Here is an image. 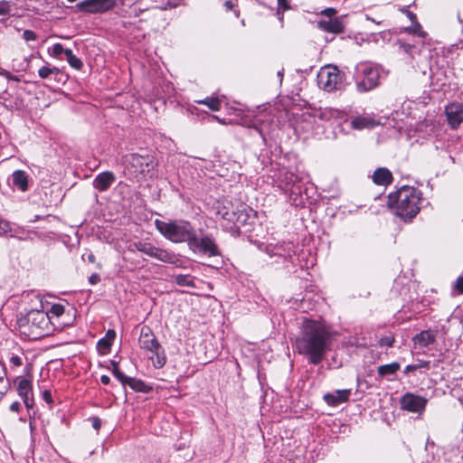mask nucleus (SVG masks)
<instances>
[{
	"label": "nucleus",
	"mask_w": 463,
	"mask_h": 463,
	"mask_svg": "<svg viewBox=\"0 0 463 463\" xmlns=\"http://www.w3.org/2000/svg\"><path fill=\"white\" fill-rule=\"evenodd\" d=\"M332 345L330 331L322 323L305 319L299 335L296 339V348L310 364H319L326 357Z\"/></svg>",
	"instance_id": "f257e3e1"
},
{
	"label": "nucleus",
	"mask_w": 463,
	"mask_h": 463,
	"mask_svg": "<svg viewBox=\"0 0 463 463\" xmlns=\"http://www.w3.org/2000/svg\"><path fill=\"white\" fill-rule=\"evenodd\" d=\"M421 192L412 186H402L388 196V206L392 212L403 221H411L420 210Z\"/></svg>",
	"instance_id": "f03ea898"
},
{
	"label": "nucleus",
	"mask_w": 463,
	"mask_h": 463,
	"mask_svg": "<svg viewBox=\"0 0 463 463\" xmlns=\"http://www.w3.org/2000/svg\"><path fill=\"white\" fill-rule=\"evenodd\" d=\"M128 173L137 180L152 177L157 166V161L150 154L132 153L123 157Z\"/></svg>",
	"instance_id": "7ed1b4c3"
},
{
	"label": "nucleus",
	"mask_w": 463,
	"mask_h": 463,
	"mask_svg": "<svg viewBox=\"0 0 463 463\" xmlns=\"http://www.w3.org/2000/svg\"><path fill=\"white\" fill-rule=\"evenodd\" d=\"M156 230L168 241L174 243L187 242L191 240L195 229L187 221L164 222L156 220Z\"/></svg>",
	"instance_id": "20e7f679"
},
{
	"label": "nucleus",
	"mask_w": 463,
	"mask_h": 463,
	"mask_svg": "<svg viewBox=\"0 0 463 463\" xmlns=\"http://www.w3.org/2000/svg\"><path fill=\"white\" fill-rule=\"evenodd\" d=\"M138 344L141 349L151 353L150 359L156 368H162L165 364V350L149 326H144L141 328Z\"/></svg>",
	"instance_id": "39448f33"
},
{
	"label": "nucleus",
	"mask_w": 463,
	"mask_h": 463,
	"mask_svg": "<svg viewBox=\"0 0 463 463\" xmlns=\"http://www.w3.org/2000/svg\"><path fill=\"white\" fill-rule=\"evenodd\" d=\"M50 317L48 313L39 310H31L24 319L19 322L20 327H27L28 334L34 337L47 335L50 330Z\"/></svg>",
	"instance_id": "423d86ee"
},
{
	"label": "nucleus",
	"mask_w": 463,
	"mask_h": 463,
	"mask_svg": "<svg viewBox=\"0 0 463 463\" xmlns=\"http://www.w3.org/2000/svg\"><path fill=\"white\" fill-rule=\"evenodd\" d=\"M356 87L358 91H369L379 84L380 72L376 67L363 63L356 68Z\"/></svg>",
	"instance_id": "0eeeda50"
},
{
	"label": "nucleus",
	"mask_w": 463,
	"mask_h": 463,
	"mask_svg": "<svg viewBox=\"0 0 463 463\" xmlns=\"http://www.w3.org/2000/svg\"><path fill=\"white\" fill-rule=\"evenodd\" d=\"M131 246L137 251L165 263L176 264L179 260L172 250L156 247L150 242L138 241L134 242Z\"/></svg>",
	"instance_id": "6e6552de"
},
{
	"label": "nucleus",
	"mask_w": 463,
	"mask_h": 463,
	"mask_svg": "<svg viewBox=\"0 0 463 463\" xmlns=\"http://www.w3.org/2000/svg\"><path fill=\"white\" fill-rule=\"evenodd\" d=\"M344 73L336 67L321 71L317 75L318 85L324 90L331 92L344 88Z\"/></svg>",
	"instance_id": "1a4fd4ad"
},
{
	"label": "nucleus",
	"mask_w": 463,
	"mask_h": 463,
	"mask_svg": "<svg viewBox=\"0 0 463 463\" xmlns=\"http://www.w3.org/2000/svg\"><path fill=\"white\" fill-rule=\"evenodd\" d=\"M188 247L194 253H202L209 257L221 255V251L212 236L206 235L198 238L195 231L191 240H189Z\"/></svg>",
	"instance_id": "9d476101"
},
{
	"label": "nucleus",
	"mask_w": 463,
	"mask_h": 463,
	"mask_svg": "<svg viewBox=\"0 0 463 463\" xmlns=\"http://www.w3.org/2000/svg\"><path fill=\"white\" fill-rule=\"evenodd\" d=\"M116 5L117 0H83L76 5V8L88 14H103Z\"/></svg>",
	"instance_id": "9b49d317"
},
{
	"label": "nucleus",
	"mask_w": 463,
	"mask_h": 463,
	"mask_svg": "<svg viewBox=\"0 0 463 463\" xmlns=\"http://www.w3.org/2000/svg\"><path fill=\"white\" fill-rule=\"evenodd\" d=\"M445 115L450 128L458 129L463 122V103L450 102L445 107Z\"/></svg>",
	"instance_id": "f8f14e48"
},
{
	"label": "nucleus",
	"mask_w": 463,
	"mask_h": 463,
	"mask_svg": "<svg viewBox=\"0 0 463 463\" xmlns=\"http://www.w3.org/2000/svg\"><path fill=\"white\" fill-rule=\"evenodd\" d=\"M427 402L428 400L426 398L410 392L404 394L401 400V405L403 410L416 413L423 411Z\"/></svg>",
	"instance_id": "ddd939ff"
},
{
	"label": "nucleus",
	"mask_w": 463,
	"mask_h": 463,
	"mask_svg": "<svg viewBox=\"0 0 463 463\" xmlns=\"http://www.w3.org/2000/svg\"><path fill=\"white\" fill-rule=\"evenodd\" d=\"M17 392L26 409L30 411L34 405L32 382L25 378H18Z\"/></svg>",
	"instance_id": "4468645a"
},
{
	"label": "nucleus",
	"mask_w": 463,
	"mask_h": 463,
	"mask_svg": "<svg viewBox=\"0 0 463 463\" xmlns=\"http://www.w3.org/2000/svg\"><path fill=\"white\" fill-rule=\"evenodd\" d=\"M266 252L270 256H278L282 258L284 260H291L295 251L293 250L292 243H281L276 245H269L266 248Z\"/></svg>",
	"instance_id": "2eb2a0df"
},
{
	"label": "nucleus",
	"mask_w": 463,
	"mask_h": 463,
	"mask_svg": "<svg viewBox=\"0 0 463 463\" xmlns=\"http://www.w3.org/2000/svg\"><path fill=\"white\" fill-rule=\"evenodd\" d=\"M317 27L324 32L335 34L342 33L345 31V24L341 17L335 19H320L317 22Z\"/></svg>",
	"instance_id": "dca6fc26"
},
{
	"label": "nucleus",
	"mask_w": 463,
	"mask_h": 463,
	"mask_svg": "<svg viewBox=\"0 0 463 463\" xmlns=\"http://www.w3.org/2000/svg\"><path fill=\"white\" fill-rule=\"evenodd\" d=\"M237 223L236 229L247 228L250 226L256 219V213L247 206H241V209L236 211Z\"/></svg>",
	"instance_id": "f3484780"
},
{
	"label": "nucleus",
	"mask_w": 463,
	"mask_h": 463,
	"mask_svg": "<svg viewBox=\"0 0 463 463\" xmlns=\"http://www.w3.org/2000/svg\"><path fill=\"white\" fill-rule=\"evenodd\" d=\"M116 181V175L114 173L110 171H105L102 173H99L92 182L93 187L99 191V192H105L107 191L112 184Z\"/></svg>",
	"instance_id": "a211bd4d"
},
{
	"label": "nucleus",
	"mask_w": 463,
	"mask_h": 463,
	"mask_svg": "<svg viewBox=\"0 0 463 463\" xmlns=\"http://www.w3.org/2000/svg\"><path fill=\"white\" fill-rule=\"evenodd\" d=\"M350 394L351 391L349 389L336 390L333 393H326L324 400L328 405L336 406L339 403L347 402Z\"/></svg>",
	"instance_id": "6ab92c4d"
},
{
	"label": "nucleus",
	"mask_w": 463,
	"mask_h": 463,
	"mask_svg": "<svg viewBox=\"0 0 463 463\" xmlns=\"http://www.w3.org/2000/svg\"><path fill=\"white\" fill-rule=\"evenodd\" d=\"M13 186L21 192H26L29 189V175L23 170H15L12 174Z\"/></svg>",
	"instance_id": "aec40b11"
},
{
	"label": "nucleus",
	"mask_w": 463,
	"mask_h": 463,
	"mask_svg": "<svg viewBox=\"0 0 463 463\" xmlns=\"http://www.w3.org/2000/svg\"><path fill=\"white\" fill-rule=\"evenodd\" d=\"M373 181L378 185H387L392 182V175L389 169L379 167L373 172Z\"/></svg>",
	"instance_id": "412c9836"
},
{
	"label": "nucleus",
	"mask_w": 463,
	"mask_h": 463,
	"mask_svg": "<svg viewBox=\"0 0 463 463\" xmlns=\"http://www.w3.org/2000/svg\"><path fill=\"white\" fill-rule=\"evenodd\" d=\"M378 124L379 123L374 118L369 116L356 117L351 122L352 128L357 130H361L364 128H373Z\"/></svg>",
	"instance_id": "4be33fe9"
},
{
	"label": "nucleus",
	"mask_w": 463,
	"mask_h": 463,
	"mask_svg": "<svg viewBox=\"0 0 463 463\" xmlns=\"http://www.w3.org/2000/svg\"><path fill=\"white\" fill-rule=\"evenodd\" d=\"M436 340V334L430 330H424L413 337L415 345L420 347H427Z\"/></svg>",
	"instance_id": "5701e85b"
},
{
	"label": "nucleus",
	"mask_w": 463,
	"mask_h": 463,
	"mask_svg": "<svg viewBox=\"0 0 463 463\" xmlns=\"http://www.w3.org/2000/svg\"><path fill=\"white\" fill-rule=\"evenodd\" d=\"M320 118L323 120H330L334 118L346 121L347 115L345 111L337 109L325 108L320 113Z\"/></svg>",
	"instance_id": "b1692460"
},
{
	"label": "nucleus",
	"mask_w": 463,
	"mask_h": 463,
	"mask_svg": "<svg viewBox=\"0 0 463 463\" xmlns=\"http://www.w3.org/2000/svg\"><path fill=\"white\" fill-rule=\"evenodd\" d=\"M400 364L393 362L387 364L380 365L377 369V373L380 377L385 378L395 374L400 370Z\"/></svg>",
	"instance_id": "393cba45"
},
{
	"label": "nucleus",
	"mask_w": 463,
	"mask_h": 463,
	"mask_svg": "<svg viewBox=\"0 0 463 463\" xmlns=\"http://www.w3.org/2000/svg\"><path fill=\"white\" fill-rule=\"evenodd\" d=\"M126 385H128L136 392H140L143 393H148L151 391V387L146 384L145 382L132 377H129Z\"/></svg>",
	"instance_id": "a878e982"
},
{
	"label": "nucleus",
	"mask_w": 463,
	"mask_h": 463,
	"mask_svg": "<svg viewBox=\"0 0 463 463\" xmlns=\"http://www.w3.org/2000/svg\"><path fill=\"white\" fill-rule=\"evenodd\" d=\"M174 282L182 287L195 288L194 278L189 274L175 276Z\"/></svg>",
	"instance_id": "bb28decb"
},
{
	"label": "nucleus",
	"mask_w": 463,
	"mask_h": 463,
	"mask_svg": "<svg viewBox=\"0 0 463 463\" xmlns=\"http://www.w3.org/2000/svg\"><path fill=\"white\" fill-rule=\"evenodd\" d=\"M6 371L5 365L0 361V399L7 392L9 383L5 379Z\"/></svg>",
	"instance_id": "cd10ccee"
},
{
	"label": "nucleus",
	"mask_w": 463,
	"mask_h": 463,
	"mask_svg": "<svg viewBox=\"0 0 463 463\" xmlns=\"http://www.w3.org/2000/svg\"><path fill=\"white\" fill-rule=\"evenodd\" d=\"M196 102L206 105L213 111H219L221 109V100L218 98L207 97L204 99L197 100Z\"/></svg>",
	"instance_id": "c85d7f7f"
},
{
	"label": "nucleus",
	"mask_w": 463,
	"mask_h": 463,
	"mask_svg": "<svg viewBox=\"0 0 463 463\" xmlns=\"http://www.w3.org/2000/svg\"><path fill=\"white\" fill-rule=\"evenodd\" d=\"M65 57L71 67L76 70H80L83 67L81 60L74 55L71 49H67Z\"/></svg>",
	"instance_id": "c756f323"
},
{
	"label": "nucleus",
	"mask_w": 463,
	"mask_h": 463,
	"mask_svg": "<svg viewBox=\"0 0 463 463\" xmlns=\"http://www.w3.org/2000/svg\"><path fill=\"white\" fill-rule=\"evenodd\" d=\"M60 73L61 71L57 67L43 66L38 71V75L41 79H48L52 75H54L56 77Z\"/></svg>",
	"instance_id": "7c9ffc66"
},
{
	"label": "nucleus",
	"mask_w": 463,
	"mask_h": 463,
	"mask_svg": "<svg viewBox=\"0 0 463 463\" xmlns=\"http://www.w3.org/2000/svg\"><path fill=\"white\" fill-rule=\"evenodd\" d=\"M220 214H222V217L228 221L229 222H232L234 227L236 228V223H237V214H236V211H228V210H225V208H223V210L222 211H219L218 212Z\"/></svg>",
	"instance_id": "2f4dec72"
},
{
	"label": "nucleus",
	"mask_w": 463,
	"mask_h": 463,
	"mask_svg": "<svg viewBox=\"0 0 463 463\" xmlns=\"http://www.w3.org/2000/svg\"><path fill=\"white\" fill-rule=\"evenodd\" d=\"M111 343L108 340V339H105L104 337L99 339L98 341V344H97V348L100 351V352H103V353H107L110 350L111 348Z\"/></svg>",
	"instance_id": "473e14b6"
},
{
	"label": "nucleus",
	"mask_w": 463,
	"mask_h": 463,
	"mask_svg": "<svg viewBox=\"0 0 463 463\" xmlns=\"http://www.w3.org/2000/svg\"><path fill=\"white\" fill-rule=\"evenodd\" d=\"M112 374L123 384L126 385L128 383L129 377L125 375L119 368H113L112 369Z\"/></svg>",
	"instance_id": "72a5a7b5"
},
{
	"label": "nucleus",
	"mask_w": 463,
	"mask_h": 463,
	"mask_svg": "<svg viewBox=\"0 0 463 463\" xmlns=\"http://www.w3.org/2000/svg\"><path fill=\"white\" fill-rule=\"evenodd\" d=\"M12 11L11 4L8 1L2 0L0 1V15H7Z\"/></svg>",
	"instance_id": "f704fd0d"
},
{
	"label": "nucleus",
	"mask_w": 463,
	"mask_h": 463,
	"mask_svg": "<svg viewBox=\"0 0 463 463\" xmlns=\"http://www.w3.org/2000/svg\"><path fill=\"white\" fill-rule=\"evenodd\" d=\"M66 51L67 49H64L62 44L61 43H55L52 46V55L54 57H60L61 54H64L66 56Z\"/></svg>",
	"instance_id": "c9c22d12"
},
{
	"label": "nucleus",
	"mask_w": 463,
	"mask_h": 463,
	"mask_svg": "<svg viewBox=\"0 0 463 463\" xmlns=\"http://www.w3.org/2000/svg\"><path fill=\"white\" fill-rule=\"evenodd\" d=\"M50 313L55 317H61L64 313V307L61 304L52 306Z\"/></svg>",
	"instance_id": "e433bc0d"
},
{
	"label": "nucleus",
	"mask_w": 463,
	"mask_h": 463,
	"mask_svg": "<svg viewBox=\"0 0 463 463\" xmlns=\"http://www.w3.org/2000/svg\"><path fill=\"white\" fill-rule=\"evenodd\" d=\"M394 337L392 335H385L380 338L379 345L381 346H388L391 347L393 345Z\"/></svg>",
	"instance_id": "4c0bfd02"
},
{
	"label": "nucleus",
	"mask_w": 463,
	"mask_h": 463,
	"mask_svg": "<svg viewBox=\"0 0 463 463\" xmlns=\"http://www.w3.org/2000/svg\"><path fill=\"white\" fill-rule=\"evenodd\" d=\"M336 14V10L335 8H326L321 12V15L325 16V19H335L336 18L335 15Z\"/></svg>",
	"instance_id": "58836bf2"
},
{
	"label": "nucleus",
	"mask_w": 463,
	"mask_h": 463,
	"mask_svg": "<svg viewBox=\"0 0 463 463\" xmlns=\"http://www.w3.org/2000/svg\"><path fill=\"white\" fill-rule=\"evenodd\" d=\"M278 2V12L288 11L291 9L288 0H277Z\"/></svg>",
	"instance_id": "ea45409f"
},
{
	"label": "nucleus",
	"mask_w": 463,
	"mask_h": 463,
	"mask_svg": "<svg viewBox=\"0 0 463 463\" xmlns=\"http://www.w3.org/2000/svg\"><path fill=\"white\" fill-rule=\"evenodd\" d=\"M23 38L26 41H35L37 39L36 33L32 30H24L23 33Z\"/></svg>",
	"instance_id": "a19ab883"
},
{
	"label": "nucleus",
	"mask_w": 463,
	"mask_h": 463,
	"mask_svg": "<svg viewBox=\"0 0 463 463\" xmlns=\"http://www.w3.org/2000/svg\"><path fill=\"white\" fill-rule=\"evenodd\" d=\"M10 364L13 366L19 367L23 365V359L20 355L13 354L12 356L10 357Z\"/></svg>",
	"instance_id": "79ce46f5"
},
{
	"label": "nucleus",
	"mask_w": 463,
	"mask_h": 463,
	"mask_svg": "<svg viewBox=\"0 0 463 463\" xmlns=\"http://www.w3.org/2000/svg\"><path fill=\"white\" fill-rule=\"evenodd\" d=\"M407 14H408V17L410 18V20H411L413 24H415V27H414V28H412V29H411V31H412L413 33H416L417 29H420V24H419V23H417V17H416V14H413V13H411V12H410V11H408V12H407Z\"/></svg>",
	"instance_id": "37998d69"
},
{
	"label": "nucleus",
	"mask_w": 463,
	"mask_h": 463,
	"mask_svg": "<svg viewBox=\"0 0 463 463\" xmlns=\"http://www.w3.org/2000/svg\"><path fill=\"white\" fill-rule=\"evenodd\" d=\"M286 184H295L296 181L298 180V176L295 175L292 173H287L285 175Z\"/></svg>",
	"instance_id": "c03bdc74"
},
{
	"label": "nucleus",
	"mask_w": 463,
	"mask_h": 463,
	"mask_svg": "<svg viewBox=\"0 0 463 463\" xmlns=\"http://www.w3.org/2000/svg\"><path fill=\"white\" fill-rule=\"evenodd\" d=\"M414 364H415V367H417V370L422 369V368L429 370L430 368V361L420 360V361H418V363Z\"/></svg>",
	"instance_id": "a18cd8bd"
},
{
	"label": "nucleus",
	"mask_w": 463,
	"mask_h": 463,
	"mask_svg": "<svg viewBox=\"0 0 463 463\" xmlns=\"http://www.w3.org/2000/svg\"><path fill=\"white\" fill-rule=\"evenodd\" d=\"M0 230H2L4 232H7L11 230L9 222L3 220L0 218Z\"/></svg>",
	"instance_id": "49530a36"
},
{
	"label": "nucleus",
	"mask_w": 463,
	"mask_h": 463,
	"mask_svg": "<svg viewBox=\"0 0 463 463\" xmlns=\"http://www.w3.org/2000/svg\"><path fill=\"white\" fill-rule=\"evenodd\" d=\"M100 280V277L99 274L97 273H93L91 274L90 277H89V282L91 284V285H95L97 284L98 282H99Z\"/></svg>",
	"instance_id": "de8ad7c7"
},
{
	"label": "nucleus",
	"mask_w": 463,
	"mask_h": 463,
	"mask_svg": "<svg viewBox=\"0 0 463 463\" xmlns=\"http://www.w3.org/2000/svg\"><path fill=\"white\" fill-rule=\"evenodd\" d=\"M43 399L47 402V403H52V393H51V391L49 390H44L43 392Z\"/></svg>",
	"instance_id": "09e8293b"
},
{
	"label": "nucleus",
	"mask_w": 463,
	"mask_h": 463,
	"mask_svg": "<svg viewBox=\"0 0 463 463\" xmlns=\"http://www.w3.org/2000/svg\"><path fill=\"white\" fill-rule=\"evenodd\" d=\"M116 337V332L113 329H109L106 333L105 339H108L110 343Z\"/></svg>",
	"instance_id": "8fccbe9b"
},
{
	"label": "nucleus",
	"mask_w": 463,
	"mask_h": 463,
	"mask_svg": "<svg viewBox=\"0 0 463 463\" xmlns=\"http://www.w3.org/2000/svg\"><path fill=\"white\" fill-rule=\"evenodd\" d=\"M401 49L406 53H411V50L414 49V46L410 43H402Z\"/></svg>",
	"instance_id": "3c124183"
},
{
	"label": "nucleus",
	"mask_w": 463,
	"mask_h": 463,
	"mask_svg": "<svg viewBox=\"0 0 463 463\" xmlns=\"http://www.w3.org/2000/svg\"><path fill=\"white\" fill-rule=\"evenodd\" d=\"M92 427L97 430H99L100 429L101 420L99 418H98V417L92 418Z\"/></svg>",
	"instance_id": "603ef678"
},
{
	"label": "nucleus",
	"mask_w": 463,
	"mask_h": 463,
	"mask_svg": "<svg viewBox=\"0 0 463 463\" xmlns=\"http://www.w3.org/2000/svg\"><path fill=\"white\" fill-rule=\"evenodd\" d=\"M21 409V404L19 402H14L11 405H10V411H14V412H18Z\"/></svg>",
	"instance_id": "864d4df0"
},
{
	"label": "nucleus",
	"mask_w": 463,
	"mask_h": 463,
	"mask_svg": "<svg viewBox=\"0 0 463 463\" xmlns=\"http://www.w3.org/2000/svg\"><path fill=\"white\" fill-rule=\"evenodd\" d=\"M206 117H207V118H208V120H209V121L216 120V121H218V122H219V123H221V124H225L224 120H223V119L219 118L217 116L210 115V114H206Z\"/></svg>",
	"instance_id": "5fc2aeb1"
},
{
	"label": "nucleus",
	"mask_w": 463,
	"mask_h": 463,
	"mask_svg": "<svg viewBox=\"0 0 463 463\" xmlns=\"http://www.w3.org/2000/svg\"><path fill=\"white\" fill-rule=\"evenodd\" d=\"M416 370H417V367H415V364H409V365H407V366L405 367V369H404V372H403V373L407 374V373H411V372H414V371H416Z\"/></svg>",
	"instance_id": "6e6d98bb"
},
{
	"label": "nucleus",
	"mask_w": 463,
	"mask_h": 463,
	"mask_svg": "<svg viewBox=\"0 0 463 463\" xmlns=\"http://www.w3.org/2000/svg\"><path fill=\"white\" fill-rule=\"evenodd\" d=\"M100 382L104 385H108L110 383V378L108 375H101Z\"/></svg>",
	"instance_id": "4d7b16f0"
},
{
	"label": "nucleus",
	"mask_w": 463,
	"mask_h": 463,
	"mask_svg": "<svg viewBox=\"0 0 463 463\" xmlns=\"http://www.w3.org/2000/svg\"><path fill=\"white\" fill-rule=\"evenodd\" d=\"M224 7L226 8L227 11H232L233 10L234 5L232 4V1H226L224 3Z\"/></svg>",
	"instance_id": "13d9d810"
},
{
	"label": "nucleus",
	"mask_w": 463,
	"mask_h": 463,
	"mask_svg": "<svg viewBox=\"0 0 463 463\" xmlns=\"http://www.w3.org/2000/svg\"><path fill=\"white\" fill-rule=\"evenodd\" d=\"M88 260H89V261H90V262H94V261H95V256H94L93 254H90V255L88 256Z\"/></svg>",
	"instance_id": "bf43d9fd"
},
{
	"label": "nucleus",
	"mask_w": 463,
	"mask_h": 463,
	"mask_svg": "<svg viewBox=\"0 0 463 463\" xmlns=\"http://www.w3.org/2000/svg\"><path fill=\"white\" fill-rule=\"evenodd\" d=\"M110 363H111V365L113 366V368H118V362H116V361H114V360H112V361H110Z\"/></svg>",
	"instance_id": "052dcab7"
},
{
	"label": "nucleus",
	"mask_w": 463,
	"mask_h": 463,
	"mask_svg": "<svg viewBox=\"0 0 463 463\" xmlns=\"http://www.w3.org/2000/svg\"><path fill=\"white\" fill-rule=\"evenodd\" d=\"M41 219V216L40 215H35L34 218L31 221L32 222H37L38 220Z\"/></svg>",
	"instance_id": "680f3d73"
},
{
	"label": "nucleus",
	"mask_w": 463,
	"mask_h": 463,
	"mask_svg": "<svg viewBox=\"0 0 463 463\" xmlns=\"http://www.w3.org/2000/svg\"><path fill=\"white\" fill-rule=\"evenodd\" d=\"M458 20L459 23H461V24L463 23V19H462V17H461L459 13L458 14Z\"/></svg>",
	"instance_id": "e2e57ef3"
},
{
	"label": "nucleus",
	"mask_w": 463,
	"mask_h": 463,
	"mask_svg": "<svg viewBox=\"0 0 463 463\" xmlns=\"http://www.w3.org/2000/svg\"><path fill=\"white\" fill-rule=\"evenodd\" d=\"M278 76L280 78V81H281L282 80V76H283L282 72L279 71L278 72Z\"/></svg>",
	"instance_id": "0e129e2a"
},
{
	"label": "nucleus",
	"mask_w": 463,
	"mask_h": 463,
	"mask_svg": "<svg viewBox=\"0 0 463 463\" xmlns=\"http://www.w3.org/2000/svg\"><path fill=\"white\" fill-rule=\"evenodd\" d=\"M234 13H235L236 17H239V15H240L239 11H234Z\"/></svg>",
	"instance_id": "69168bd1"
},
{
	"label": "nucleus",
	"mask_w": 463,
	"mask_h": 463,
	"mask_svg": "<svg viewBox=\"0 0 463 463\" xmlns=\"http://www.w3.org/2000/svg\"><path fill=\"white\" fill-rule=\"evenodd\" d=\"M150 463H160L159 460L155 459L154 461H151Z\"/></svg>",
	"instance_id": "338daca9"
}]
</instances>
